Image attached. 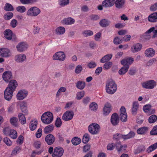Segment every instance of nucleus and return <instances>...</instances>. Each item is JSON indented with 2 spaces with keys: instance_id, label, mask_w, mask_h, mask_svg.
<instances>
[{
  "instance_id": "f3484780",
  "label": "nucleus",
  "mask_w": 157,
  "mask_h": 157,
  "mask_svg": "<svg viewBox=\"0 0 157 157\" xmlns=\"http://www.w3.org/2000/svg\"><path fill=\"white\" fill-rule=\"evenodd\" d=\"M142 48V45L140 43H136L133 45L131 48V51L133 53L140 51Z\"/></svg>"
},
{
  "instance_id": "864d4df0",
  "label": "nucleus",
  "mask_w": 157,
  "mask_h": 157,
  "mask_svg": "<svg viewBox=\"0 0 157 157\" xmlns=\"http://www.w3.org/2000/svg\"><path fill=\"white\" fill-rule=\"evenodd\" d=\"M113 63L111 62H108L104 64L103 68L104 70H106L109 69L112 65Z\"/></svg>"
},
{
  "instance_id": "aec40b11",
  "label": "nucleus",
  "mask_w": 157,
  "mask_h": 157,
  "mask_svg": "<svg viewBox=\"0 0 157 157\" xmlns=\"http://www.w3.org/2000/svg\"><path fill=\"white\" fill-rule=\"evenodd\" d=\"M26 56L23 54L17 55L14 57V60L17 63H22L26 59Z\"/></svg>"
},
{
  "instance_id": "4d7b16f0",
  "label": "nucleus",
  "mask_w": 157,
  "mask_h": 157,
  "mask_svg": "<svg viewBox=\"0 0 157 157\" xmlns=\"http://www.w3.org/2000/svg\"><path fill=\"white\" fill-rule=\"evenodd\" d=\"M151 135H157V125L154 126L150 132Z\"/></svg>"
},
{
  "instance_id": "1a4fd4ad",
  "label": "nucleus",
  "mask_w": 157,
  "mask_h": 157,
  "mask_svg": "<svg viewBox=\"0 0 157 157\" xmlns=\"http://www.w3.org/2000/svg\"><path fill=\"white\" fill-rule=\"evenodd\" d=\"M28 91L25 90H20L17 94L16 97L18 100H21L24 99L28 95Z\"/></svg>"
},
{
  "instance_id": "a211bd4d",
  "label": "nucleus",
  "mask_w": 157,
  "mask_h": 157,
  "mask_svg": "<svg viewBox=\"0 0 157 157\" xmlns=\"http://www.w3.org/2000/svg\"><path fill=\"white\" fill-rule=\"evenodd\" d=\"M45 140L46 143L48 145H50L54 142L55 138L53 135L49 134L46 136Z\"/></svg>"
},
{
  "instance_id": "7ed1b4c3",
  "label": "nucleus",
  "mask_w": 157,
  "mask_h": 157,
  "mask_svg": "<svg viewBox=\"0 0 157 157\" xmlns=\"http://www.w3.org/2000/svg\"><path fill=\"white\" fill-rule=\"evenodd\" d=\"M40 10L39 8L36 6H33L28 10L26 12V15L30 17H36L40 13Z\"/></svg>"
},
{
  "instance_id": "58836bf2",
  "label": "nucleus",
  "mask_w": 157,
  "mask_h": 157,
  "mask_svg": "<svg viewBox=\"0 0 157 157\" xmlns=\"http://www.w3.org/2000/svg\"><path fill=\"white\" fill-rule=\"evenodd\" d=\"M65 31V28L62 26L58 27L56 29V33L58 35L63 34L64 33Z\"/></svg>"
},
{
  "instance_id": "20e7f679",
  "label": "nucleus",
  "mask_w": 157,
  "mask_h": 157,
  "mask_svg": "<svg viewBox=\"0 0 157 157\" xmlns=\"http://www.w3.org/2000/svg\"><path fill=\"white\" fill-rule=\"evenodd\" d=\"M88 129L90 133L93 135H95L98 133L100 129V126L96 123H93L88 126Z\"/></svg>"
},
{
  "instance_id": "6e6552de",
  "label": "nucleus",
  "mask_w": 157,
  "mask_h": 157,
  "mask_svg": "<svg viewBox=\"0 0 157 157\" xmlns=\"http://www.w3.org/2000/svg\"><path fill=\"white\" fill-rule=\"evenodd\" d=\"M74 115L72 111H67L65 112L62 117V119L64 121H69L72 119Z\"/></svg>"
},
{
  "instance_id": "13d9d810",
  "label": "nucleus",
  "mask_w": 157,
  "mask_h": 157,
  "mask_svg": "<svg viewBox=\"0 0 157 157\" xmlns=\"http://www.w3.org/2000/svg\"><path fill=\"white\" fill-rule=\"evenodd\" d=\"M21 150V147L19 146H17L14 148L12 152V154L13 155H15L19 153Z\"/></svg>"
},
{
  "instance_id": "f03ea898",
  "label": "nucleus",
  "mask_w": 157,
  "mask_h": 157,
  "mask_svg": "<svg viewBox=\"0 0 157 157\" xmlns=\"http://www.w3.org/2000/svg\"><path fill=\"white\" fill-rule=\"evenodd\" d=\"M41 119L44 123L46 124H50L53 120V114L50 112H45L42 115Z\"/></svg>"
},
{
  "instance_id": "e433bc0d",
  "label": "nucleus",
  "mask_w": 157,
  "mask_h": 157,
  "mask_svg": "<svg viewBox=\"0 0 157 157\" xmlns=\"http://www.w3.org/2000/svg\"><path fill=\"white\" fill-rule=\"evenodd\" d=\"M18 117L21 124H24L26 123V118L24 114L21 113H19L18 115Z\"/></svg>"
},
{
  "instance_id": "2f4dec72",
  "label": "nucleus",
  "mask_w": 157,
  "mask_h": 157,
  "mask_svg": "<svg viewBox=\"0 0 157 157\" xmlns=\"http://www.w3.org/2000/svg\"><path fill=\"white\" fill-rule=\"evenodd\" d=\"M157 20V13H154L150 15L148 17V20L151 22H155Z\"/></svg>"
},
{
  "instance_id": "4c0bfd02",
  "label": "nucleus",
  "mask_w": 157,
  "mask_h": 157,
  "mask_svg": "<svg viewBox=\"0 0 157 157\" xmlns=\"http://www.w3.org/2000/svg\"><path fill=\"white\" fill-rule=\"evenodd\" d=\"M152 32L154 34L152 36V37L155 38L157 37V29L155 30V28L154 27H152L150 28L148 30L146 33V34H149Z\"/></svg>"
},
{
  "instance_id": "f8f14e48",
  "label": "nucleus",
  "mask_w": 157,
  "mask_h": 157,
  "mask_svg": "<svg viewBox=\"0 0 157 157\" xmlns=\"http://www.w3.org/2000/svg\"><path fill=\"white\" fill-rule=\"evenodd\" d=\"M12 74L10 71H5L2 74V78L4 81L6 82H8L12 78Z\"/></svg>"
},
{
  "instance_id": "f704fd0d",
  "label": "nucleus",
  "mask_w": 157,
  "mask_h": 157,
  "mask_svg": "<svg viewBox=\"0 0 157 157\" xmlns=\"http://www.w3.org/2000/svg\"><path fill=\"white\" fill-rule=\"evenodd\" d=\"M54 126L52 124H50L46 126L44 128V131L45 134L51 132L53 130Z\"/></svg>"
},
{
  "instance_id": "680f3d73",
  "label": "nucleus",
  "mask_w": 157,
  "mask_h": 157,
  "mask_svg": "<svg viewBox=\"0 0 157 157\" xmlns=\"http://www.w3.org/2000/svg\"><path fill=\"white\" fill-rule=\"evenodd\" d=\"M97 66L96 63L94 61H91L87 64V66L90 68H94Z\"/></svg>"
},
{
  "instance_id": "de8ad7c7",
  "label": "nucleus",
  "mask_w": 157,
  "mask_h": 157,
  "mask_svg": "<svg viewBox=\"0 0 157 157\" xmlns=\"http://www.w3.org/2000/svg\"><path fill=\"white\" fill-rule=\"evenodd\" d=\"M4 10L6 11H12L13 10V8L11 4L6 3L4 7Z\"/></svg>"
},
{
  "instance_id": "2eb2a0df",
  "label": "nucleus",
  "mask_w": 157,
  "mask_h": 157,
  "mask_svg": "<svg viewBox=\"0 0 157 157\" xmlns=\"http://www.w3.org/2000/svg\"><path fill=\"white\" fill-rule=\"evenodd\" d=\"M149 128L148 127L143 126L138 128L136 131L137 133L140 135H146L147 133Z\"/></svg>"
},
{
  "instance_id": "6e6d98bb",
  "label": "nucleus",
  "mask_w": 157,
  "mask_h": 157,
  "mask_svg": "<svg viewBox=\"0 0 157 157\" xmlns=\"http://www.w3.org/2000/svg\"><path fill=\"white\" fill-rule=\"evenodd\" d=\"M3 141L8 146H10L12 144V141L9 138L7 137L4 138Z\"/></svg>"
},
{
  "instance_id": "79ce46f5",
  "label": "nucleus",
  "mask_w": 157,
  "mask_h": 157,
  "mask_svg": "<svg viewBox=\"0 0 157 157\" xmlns=\"http://www.w3.org/2000/svg\"><path fill=\"white\" fill-rule=\"evenodd\" d=\"M157 148V142L150 146L147 150V152L150 153Z\"/></svg>"
},
{
  "instance_id": "4468645a",
  "label": "nucleus",
  "mask_w": 157,
  "mask_h": 157,
  "mask_svg": "<svg viewBox=\"0 0 157 157\" xmlns=\"http://www.w3.org/2000/svg\"><path fill=\"white\" fill-rule=\"evenodd\" d=\"M13 92V90H10V88H6L4 93L5 99L9 101H10L12 97Z\"/></svg>"
},
{
  "instance_id": "8fccbe9b",
  "label": "nucleus",
  "mask_w": 157,
  "mask_h": 157,
  "mask_svg": "<svg viewBox=\"0 0 157 157\" xmlns=\"http://www.w3.org/2000/svg\"><path fill=\"white\" fill-rule=\"evenodd\" d=\"M90 139L89 135L87 133H85L83 136L82 141L84 143L86 144L89 141Z\"/></svg>"
},
{
  "instance_id": "338daca9",
  "label": "nucleus",
  "mask_w": 157,
  "mask_h": 157,
  "mask_svg": "<svg viewBox=\"0 0 157 157\" xmlns=\"http://www.w3.org/2000/svg\"><path fill=\"white\" fill-rule=\"evenodd\" d=\"M10 128L9 127H7L4 128L3 130V133L6 135H9L10 131Z\"/></svg>"
},
{
  "instance_id": "473e14b6",
  "label": "nucleus",
  "mask_w": 157,
  "mask_h": 157,
  "mask_svg": "<svg viewBox=\"0 0 157 157\" xmlns=\"http://www.w3.org/2000/svg\"><path fill=\"white\" fill-rule=\"evenodd\" d=\"M76 86L78 89L80 90H83L86 86V83L84 82L79 81L77 82Z\"/></svg>"
},
{
  "instance_id": "a878e982",
  "label": "nucleus",
  "mask_w": 157,
  "mask_h": 157,
  "mask_svg": "<svg viewBox=\"0 0 157 157\" xmlns=\"http://www.w3.org/2000/svg\"><path fill=\"white\" fill-rule=\"evenodd\" d=\"M111 105L109 103L105 104L103 109V113L105 116L108 115L111 110Z\"/></svg>"
},
{
  "instance_id": "423d86ee",
  "label": "nucleus",
  "mask_w": 157,
  "mask_h": 157,
  "mask_svg": "<svg viewBox=\"0 0 157 157\" xmlns=\"http://www.w3.org/2000/svg\"><path fill=\"white\" fill-rule=\"evenodd\" d=\"M64 153L63 148L60 147H55L52 154V157H61Z\"/></svg>"
},
{
  "instance_id": "603ef678",
  "label": "nucleus",
  "mask_w": 157,
  "mask_h": 157,
  "mask_svg": "<svg viewBox=\"0 0 157 157\" xmlns=\"http://www.w3.org/2000/svg\"><path fill=\"white\" fill-rule=\"evenodd\" d=\"M66 90V88L63 87H60L58 90L56 94V97H58L61 95V92H64Z\"/></svg>"
},
{
  "instance_id": "4be33fe9",
  "label": "nucleus",
  "mask_w": 157,
  "mask_h": 157,
  "mask_svg": "<svg viewBox=\"0 0 157 157\" xmlns=\"http://www.w3.org/2000/svg\"><path fill=\"white\" fill-rule=\"evenodd\" d=\"M17 86V81L15 80H12L9 83L8 87L7 88H10V90L14 91Z\"/></svg>"
},
{
  "instance_id": "09e8293b",
  "label": "nucleus",
  "mask_w": 157,
  "mask_h": 157,
  "mask_svg": "<svg viewBox=\"0 0 157 157\" xmlns=\"http://www.w3.org/2000/svg\"><path fill=\"white\" fill-rule=\"evenodd\" d=\"M89 107L91 110L95 111L98 109V105L96 103L93 102L90 104Z\"/></svg>"
},
{
  "instance_id": "dca6fc26",
  "label": "nucleus",
  "mask_w": 157,
  "mask_h": 157,
  "mask_svg": "<svg viewBox=\"0 0 157 157\" xmlns=\"http://www.w3.org/2000/svg\"><path fill=\"white\" fill-rule=\"evenodd\" d=\"M28 47L27 44L25 42H20L16 46L17 50L20 52H22L25 50Z\"/></svg>"
},
{
  "instance_id": "0eeeda50",
  "label": "nucleus",
  "mask_w": 157,
  "mask_h": 157,
  "mask_svg": "<svg viewBox=\"0 0 157 157\" xmlns=\"http://www.w3.org/2000/svg\"><path fill=\"white\" fill-rule=\"evenodd\" d=\"M66 58V56L64 52H59L55 53L53 57V60H58L60 61H63Z\"/></svg>"
},
{
  "instance_id": "ea45409f",
  "label": "nucleus",
  "mask_w": 157,
  "mask_h": 157,
  "mask_svg": "<svg viewBox=\"0 0 157 157\" xmlns=\"http://www.w3.org/2000/svg\"><path fill=\"white\" fill-rule=\"evenodd\" d=\"M37 122L32 121L30 123L29 125V128L30 130L32 131L35 130L37 127Z\"/></svg>"
},
{
  "instance_id": "b1692460",
  "label": "nucleus",
  "mask_w": 157,
  "mask_h": 157,
  "mask_svg": "<svg viewBox=\"0 0 157 157\" xmlns=\"http://www.w3.org/2000/svg\"><path fill=\"white\" fill-rule=\"evenodd\" d=\"M3 34L4 37L7 40H10L12 39L13 32L11 30L6 29L4 31Z\"/></svg>"
},
{
  "instance_id": "052dcab7",
  "label": "nucleus",
  "mask_w": 157,
  "mask_h": 157,
  "mask_svg": "<svg viewBox=\"0 0 157 157\" xmlns=\"http://www.w3.org/2000/svg\"><path fill=\"white\" fill-rule=\"evenodd\" d=\"M15 108V105L14 104H12L9 106L7 109L8 112L10 113H13Z\"/></svg>"
},
{
  "instance_id": "72a5a7b5",
  "label": "nucleus",
  "mask_w": 157,
  "mask_h": 157,
  "mask_svg": "<svg viewBox=\"0 0 157 157\" xmlns=\"http://www.w3.org/2000/svg\"><path fill=\"white\" fill-rule=\"evenodd\" d=\"M18 118L15 117H11L10 120L11 124L15 127H17L18 126Z\"/></svg>"
},
{
  "instance_id": "ddd939ff",
  "label": "nucleus",
  "mask_w": 157,
  "mask_h": 157,
  "mask_svg": "<svg viewBox=\"0 0 157 157\" xmlns=\"http://www.w3.org/2000/svg\"><path fill=\"white\" fill-rule=\"evenodd\" d=\"M119 122V116L116 113H113L111 116V122L113 126L117 125Z\"/></svg>"
},
{
  "instance_id": "e2e57ef3",
  "label": "nucleus",
  "mask_w": 157,
  "mask_h": 157,
  "mask_svg": "<svg viewBox=\"0 0 157 157\" xmlns=\"http://www.w3.org/2000/svg\"><path fill=\"white\" fill-rule=\"evenodd\" d=\"M84 95V92L83 91L78 93L76 95L77 99L78 100L81 99L82 97H83Z\"/></svg>"
},
{
  "instance_id": "5fc2aeb1",
  "label": "nucleus",
  "mask_w": 157,
  "mask_h": 157,
  "mask_svg": "<svg viewBox=\"0 0 157 157\" xmlns=\"http://www.w3.org/2000/svg\"><path fill=\"white\" fill-rule=\"evenodd\" d=\"M69 3V0H60L59 5L61 7H63L67 5Z\"/></svg>"
},
{
  "instance_id": "412c9836",
  "label": "nucleus",
  "mask_w": 157,
  "mask_h": 157,
  "mask_svg": "<svg viewBox=\"0 0 157 157\" xmlns=\"http://www.w3.org/2000/svg\"><path fill=\"white\" fill-rule=\"evenodd\" d=\"M62 23L65 25H71L75 22V20L71 17L63 19L61 21Z\"/></svg>"
},
{
  "instance_id": "6ab92c4d",
  "label": "nucleus",
  "mask_w": 157,
  "mask_h": 157,
  "mask_svg": "<svg viewBox=\"0 0 157 157\" xmlns=\"http://www.w3.org/2000/svg\"><path fill=\"white\" fill-rule=\"evenodd\" d=\"M133 58L129 57L122 59L121 61V64L123 65H128L129 66L133 63Z\"/></svg>"
},
{
  "instance_id": "393cba45",
  "label": "nucleus",
  "mask_w": 157,
  "mask_h": 157,
  "mask_svg": "<svg viewBox=\"0 0 157 157\" xmlns=\"http://www.w3.org/2000/svg\"><path fill=\"white\" fill-rule=\"evenodd\" d=\"M155 51L152 48H149L147 49L145 51V56L150 58L153 57L155 54Z\"/></svg>"
},
{
  "instance_id": "3c124183",
  "label": "nucleus",
  "mask_w": 157,
  "mask_h": 157,
  "mask_svg": "<svg viewBox=\"0 0 157 157\" xmlns=\"http://www.w3.org/2000/svg\"><path fill=\"white\" fill-rule=\"evenodd\" d=\"M16 10L19 12L23 13L25 11L26 8L25 6H19L17 7Z\"/></svg>"
},
{
  "instance_id": "9d476101",
  "label": "nucleus",
  "mask_w": 157,
  "mask_h": 157,
  "mask_svg": "<svg viewBox=\"0 0 157 157\" xmlns=\"http://www.w3.org/2000/svg\"><path fill=\"white\" fill-rule=\"evenodd\" d=\"M11 55L9 49L7 48H0V56L2 57L8 58Z\"/></svg>"
},
{
  "instance_id": "a19ab883",
  "label": "nucleus",
  "mask_w": 157,
  "mask_h": 157,
  "mask_svg": "<svg viewBox=\"0 0 157 157\" xmlns=\"http://www.w3.org/2000/svg\"><path fill=\"white\" fill-rule=\"evenodd\" d=\"M9 135L13 139H16L17 137V132L16 131L13 129L10 130Z\"/></svg>"
},
{
  "instance_id": "49530a36",
  "label": "nucleus",
  "mask_w": 157,
  "mask_h": 157,
  "mask_svg": "<svg viewBox=\"0 0 157 157\" xmlns=\"http://www.w3.org/2000/svg\"><path fill=\"white\" fill-rule=\"evenodd\" d=\"M127 113H121L120 115V118L121 121L126 122L127 120Z\"/></svg>"
},
{
  "instance_id": "774afa93",
  "label": "nucleus",
  "mask_w": 157,
  "mask_h": 157,
  "mask_svg": "<svg viewBox=\"0 0 157 157\" xmlns=\"http://www.w3.org/2000/svg\"><path fill=\"white\" fill-rule=\"evenodd\" d=\"M82 66L80 65H78L75 68V72L76 74H79L80 73L82 70Z\"/></svg>"
},
{
  "instance_id": "7c9ffc66",
  "label": "nucleus",
  "mask_w": 157,
  "mask_h": 157,
  "mask_svg": "<svg viewBox=\"0 0 157 157\" xmlns=\"http://www.w3.org/2000/svg\"><path fill=\"white\" fill-rule=\"evenodd\" d=\"M124 66L122 67L119 71V74L120 75H124L128 71L129 68V66L128 65H123Z\"/></svg>"
},
{
  "instance_id": "bb28decb",
  "label": "nucleus",
  "mask_w": 157,
  "mask_h": 157,
  "mask_svg": "<svg viewBox=\"0 0 157 157\" xmlns=\"http://www.w3.org/2000/svg\"><path fill=\"white\" fill-rule=\"evenodd\" d=\"M115 3V0H105L103 2L102 5L105 7H110L113 6Z\"/></svg>"
},
{
  "instance_id": "c756f323",
  "label": "nucleus",
  "mask_w": 157,
  "mask_h": 157,
  "mask_svg": "<svg viewBox=\"0 0 157 157\" xmlns=\"http://www.w3.org/2000/svg\"><path fill=\"white\" fill-rule=\"evenodd\" d=\"M112 56L113 55L111 54H107L102 57L100 60V62L101 63H104L106 62H109V61L112 58Z\"/></svg>"
},
{
  "instance_id": "bf43d9fd",
  "label": "nucleus",
  "mask_w": 157,
  "mask_h": 157,
  "mask_svg": "<svg viewBox=\"0 0 157 157\" xmlns=\"http://www.w3.org/2000/svg\"><path fill=\"white\" fill-rule=\"evenodd\" d=\"M83 34L85 36H88L93 34V32L90 30H86L83 32Z\"/></svg>"
},
{
  "instance_id": "5701e85b",
  "label": "nucleus",
  "mask_w": 157,
  "mask_h": 157,
  "mask_svg": "<svg viewBox=\"0 0 157 157\" xmlns=\"http://www.w3.org/2000/svg\"><path fill=\"white\" fill-rule=\"evenodd\" d=\"M139 106V104L137 101H135L133 102L132 107L131 109V112L133 115H135L136 114Z\"/></svg>"
},
{
  "instance_id": "9b49d317",
  "label": "nucleus",
  "mask_w": 157,
  "mask_h": 157,
  "mask_svg": "<svg viewBox=\"0 0 157 157\" xmlns=\"http://www.w3.org/2000/svg\"><path fill=\"white\" fill-rule=\"evenodd\" d=\"M151 106L150 105H144L143 108L144 111L147 114L150 115L155 113V110L154 109H151Z\"/></svg>"
},
{
  "instance_id": "a18cd8bd",
  "label": "nucleus",
  "mask_w": 157,
  "mask_h": 157,
  "mask_svg": "<svg viewBox=\"0 0 157 157\" xmlns=\"http://www.w3.org/2000/svg\"><path fill=\"white\" fill-rule=\"evenodd\" d=\"M13 16V14L12 12H8L5 14L4 18L6 20H9L11 19Z\"/></svg>"
},
{
  "instance_id": "69168bd1",
  "label": "nucleus",
  "mask_w": 157,
  "mask_h": 157,
  "mask_svg": "<svg viewBox=\"0 0 157 157\" xmlns=\"http://www.w3.org/2000/svg\"><path fill=\"white\" fill-rule=\"evenodd\" d=\"M90 101L89 97H86L82 99V102L85 105H87Z\"/></svg>"
},
{
  "instance_id": "c03bdc74",
  "label": "nucleus",
  "mask_w": 157,
  "mask_h": 157,
  "mask_svg": "<svg viewBox=\"0 0 157 157\" xmlns=\"http://www.w3.org/2000/svg\"><path fill=\"white\" fill-rule=\"evenodd\" d=\"M157 116L155 114H153L149 117L148 119V122L150 123H153L157 121Z\"/></svg>"
},
{
  "instance_id": "0e129e2a",
  "label": "nucleus",
  "mask_w": 157,
  "mask_h": 157,
  "mask_svg": "<svg viewBox=\"0 0 157 157\" xmlns=\"http://www.w3.org/2000/svg\"><path fill=\"white\" fill-rule=\"evenodd\" d=\"M56 126L57 127H59L62 124V121L59 117H58L56 120L55 123Z\"/></svg>"
},
{
  "instance_id": "f257e3e1",
  "label": "nucleus",
  "mask_w": 157,
  "mask_h": 157,
  "mask_svg": "<svg viewBox=\"0 0 157 157\" xmlns=\"http://www.w3.org/2000/svg\"><path fill=\"white\" fill-rule=\"evenodd\" d=\"M117 87L115 82L112 79H109L106 81L105 90L107 94H114L117 91Z\"/></svg>"
},
{
  "instance_id": "39448f33",
  "label": "nucleus",
  "mask_w": 157,
  "mask_h": 157,
  "mask_svg": "<svg viewBox=\"0 0 157 157\" xmlns=\"http://www.w3.org/2000/svg\"><path fill=\"white\" fill-rule=\"evenodd\" d=\"M156 85V83L153 80H150L141 83V85L144 88L148 89H153Z\"/></svg>"
},
{
  "instance_id": "c9c22d12",
  "label": "nucleus",
  "mask_w": 157,
  "mask_h": 157,
  "mask_svg": "<svg viewBox=\"0 0 157 157\" xmlns=\"http://www.w3.org/2000/svg\"><path fill=\"white\" fill-rule=\"evenodd\" d=\"M115 3L117 8H121L123 7L125 3V0H117Z\"/></svg>"
},
{
  "instance_id": "cd10ccee",
  "label": "nucleus",
  "mask_w": 157,
  "mask_h": 157,
  "mask_svg": "<svg viewBox=\"0 0 157 157\" xmlns=\"http://www.w3.org/2000/svg\"><path fill=\"white\" fill-rule=\"evenodd\" d=\"M127 147L125 144L121 145L120 142L117 143L116 145V148L119 152H123L124 151Z\"/></svg>"
},
{
  "instance_id": "c85d7f7f",
  "label": "nucleus",
  "mask_w": 157,
  "mask_h": 157,
  "mask_svg": "<svg viewBox=\"0 0 157 157\" xmlns=\"http://www.w3.org/2000/svg\"><path fill=\"white\" fill-rule=\"evenodd\" d=\"M110 22L108 20L104 19L101 20L99 23V25L101 27H105L108 26L110 24Z\"/></svg>"
},
{
  "instance_id": "37998d69",
  "label": "nucleus",
  "mask_w": 157,
  "mask_h": 157,
  "mask_svg": "<svg viewBox=\"0 0 157 157\" xmlns=\"http://www.w3.org/2000/svg\"><path fill=\"white\" fill-rule=\"evenodd\" d=\"M81 139L78 137H74L71 140L72 144L75 145H77L81 143Z\"/></svg>"
}]
</instances>
